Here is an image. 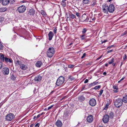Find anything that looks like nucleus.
I'll return each mask as SVG.
<instances>
[{
	"label": "nucleus",
	"instance_id": "obj_63",
	"mask_svg": "<svg viewBox=\"0 0 127 127\" xmlns=\"http://www.w3.org/2000/svg\"><path fill=\"white\" fill-rule=\"evenodd\" d=\"M108 64H105V65L106 66H108Z\"/></svg>",
	"mask_w": 127,
	"mask_h": 127
},
{
	"label": "nucleus",
	"instance_id": "obj_45",
	"mask_svg": "<svg viewBox=\"0 0 127 127\" xmlns=\"http://www.w3.org/2000/svg\"><path fill=\"white\" fill-rule=\"evenodd\" d=\"M114 46V45H111V46H109L107 48V49H110V48L112 47H113Z\"/></svg>",
	"mask_w": 127,
	"mask_h": 127
},
{
	"label": "nucleus",
	"instance_id": "obj_34",
	"mask_svg": "<svg viewBox=\"0 0 127 127\" xmlns=\"http://www.w3.org/2000/svg\"><path fill=\"white\" fill-rule=\"evenodd\" d=\"M87 31V29H84L83 30V31H82V33L83 34H84Z\"/></svg>",
	"mask_w": 127,
	"mask_h": 127
},
{
	"label": "nucleus",
	"instance_id": "obj_43",
	"mask_svg": "<svg viewBox=\"0 0 127 127\" xmlns=\"http://www.w3.org/2000/svg\"><path fill=\"white\" fill-rule=\"evenodd\" d=\"M103 90H100V93L99 94V95H102V93H103Z\"/></svg>",
	"mask_w": 127,
	"mask_h": 127
},
{
	"label": "nucleus",
	"instance_id": "obj_7",
	"mask_svg": "<svg viewBox=\"0 0 127 127\" xmlns=\"http://www.w3.org/2000/svg\"><path fill=\"white\" fill-rule=\"evenodd\" d=\"M109 120V116L108 115H105L103 117L102 121L103 122L105 123H107Z\"/></svg>",
	"mask_w": 127,
	"mask_h": 127
},
{
	"label": "nucleus",
	"instance_id": "obj_12",
	"mask_svg": "<svg viewBox=\"0 0 127 127\" xmlns=\"http://www.w3.org/2000/svg\"><path fill=\"white\" fill-rule=\"evenodd\" d=\"M42 79V76L40 75H38L34 78V80L35 81L38 82L41 81Z\"/></svg>",
	"mask_w": 127,
	"mask_h": 127
},
{
	"label": "nucleus",
	"instance_id": "obj_39",
	"mask_svg": "<svg viewBox=\"0 0 127 127\" xmlns=\"http://www.w3.org/2000/svg\"><path fill=\"white\" fill-rule=\"evenodd\" d=\"M125 77H123L121 79H120L119 81L118 82V83H120L121 81L125 79Z\"/></svg>",
	"mask_w": 127,
	"mask_h": 127
},
{
	"label": "nucleus",
	"instance_id": "obj_24",
	"mask_svg": "<svg viewBox=\"0 0 127 127\" xmlns=\"http://www.w3.org/2000/svg\"><path fill=\"white\" fill-rule=\"evenodd\" d=\"M26 66L23 64L20 65V67L23 70H25L26 69Z\"/></svg>",
	"mask_w": 127,
	"mask_h": 127
},
{
	"label": "nucleus",
	"instance_id": "obj_11",
	"mask_svg": "<svg viewBox=\"0 0 127 127\" xmlns=\"http://www.w3.org/2000/svg\"><path fill=\"white\" fill-rule=\"evenodd\" d=\"M93 117L91 115H89L87 118V121L89 123L92 122L93 120Z\"/></svg>",
	"mask_w": 127,
	"mask_h": 127
},
{
	"label": "nucleus",
	"instance_id": "obj_35",
	"mask_svg": "<svg viewBox=\"0 0 127 127\" xmlns=\"http://www.w3.org/2000/svg\"><path fill=\"white\" fill-rule=\"evenodd\" d=\"M9 2L12 4H14L15 2V0H10Z\"/></svg>",
	"mask_w": 127,
	"mask_h": 127
},
{
	"label": "nucleus",
	"instance_id": "obj_9",
	"mask_svg": "<svg viewBox=\"0 0 127 127\" xmlns=\"http://www.w3.org/2000/svg\"><path fill=\"white\" fill-rule=\"evenodd\" d=\"M115 10L114 6L112 4L110 5L108 7V12L110 13H113Z\"/></svg>",
	"mask_w": 127,
	"mask_h": 127
},
{
	"label": "nucleus",
	"instance_id": "obj_46",
	"mask_svg": "<svg viewBox=\"0 0 127 127\" xmlns=\"http://www.w3.org/2000/svg\"><path fill=\"white\" fill-rule=\"evenodd\" d=\"M12 60L11 59H8V62L10 63H12Z\"/></svg>",
	"mask_w": 127,
	"mask_h": 127
},
{
	"label": "nucleus",
	"instance_id": "obj_50",
	"mask_svg": "<svg viewBox=\"0 0 127 127\" xmlns=\"http://www.w3.org/2000/svg\"><path fill=\"white\" fill-rule=\"evenodd\" d=\"M88 82V79H86L85 81L84 82V83H86Z\"/></svg>",
	"mask_w": 127,
	"mask_h": 127
},
{
	"label": "nucleus",
	"instance_id": "obj_13",
	"mask_svg": "<svg viewBox=\"0 0 127 127\" xmlns=\"http://www.w3.org/2000/svg\"><path fill=\"white\" fill-rule=\"evenodd\" d=\"M10 0H2V3L4 5H6L8 4Z\"/></svg>",
	"mask_w": 127,
	"mask_h": 127
},
{
	"label": "nucleus",
	"instance_id": "obj_28",
	"mask_svg": "<svg viewBox=\"0 0 127 127\" xmlns=\"http://www.w3.org/2000/svg\"><path fill=\"white\" fill-rule=\"evenodd\" d=\"M7 9L6 7H1L0 8V11L1 12H4Z\"/></svg>",
	"mask_w": 127,
	"mask_h": 127
},
{
	"label": "nucleus",
	"instance_id": "obj_31",
	"mask_svg": "<svg viewBox=\"0 0 127 127\" xmlns=\"http://www.w3.org/2000/svg\"><path fill=\"white\" fill-rule=\"evenodd\" d=\"M101 87L100 85H98L95 86L94 88V89L96 90L98 88H100Z\"/></svg>",
	"mask_w": 127,
	"mask_h": 127
},
{
	"label": "nucleus",
	"instance_id": "obj_25",
	"mask_svg": "<svg viewBox=\"0 0 127 127\" xmlns=\"http://www.w3.org/2000/svg\"><path fill=\"white\" fill-rule=\"evenodd\" d=\"M40 13L43 15L44 17H46L47 16V15L46 14L45 12L43 10H41L40 11Z\"/></svg>",
	"mask_w": 127,
	"mask_h": 127
},
{
	"label": "nucleus",
	"instance_id": "obj_36",
	"mask_svg": "<svg viewBox=\"0 0 127 127\" xmlns=\"http://www.w3.org/2000/svg\"><path fill=\"white\" fill-rule=\"evenodd\" d=\"M3 67L2 63L0 61V69L1 68Z\"/></svg>",
	"mask_w": 127,
	"mask_h": 127
},
{
	"label": "nucleus",
	"instance_id": "obj_21",
	"mask_svg": "<svg viewBox=\"0 0 127 127\" xmlns=\"http://www.w3.org/2000/svg\"><path fill=\"white\" fill-rule=\"evenodd\" d=\"M122 99L123 102H124L125 103H127V95H125L124 96Z\"/></svg>",
	"mask_w": 127,
	"mask_h": 127
},
{
	"label": "nucleus",
	"instance_id": "obj_48",
	"mask_svg": "<svg viewBox=\"0 0 127 127\" xmlns=\"http://www.w3.org/2000/svg\"><path fill=\"white\" fill-rule=\"evenodd\" d=\"M85 55L86 54L85 53H84L83 54V55L81 57V58L83 59V58H84V57L85 56Z\"/></svg>",
	"mask_w": 127,
	"mask_h": 127
},
{
	"label": "nucleus",
	"instance_id": "obj_52",
	"mask_svg": "<svg viewBox=\"0 0 127 127\" xmlns=\"http://www.w3.org/2000/svg\"><path fill=\"white\" fill-rule=\"evenodd\" d=\"M40 116V114L38 115L36 117V119H37V118H39Z\"/></svg>",
	"mask_w": 127,
	"mask_h": 127
},
{
	"label": "nucleus",
	"instance_id": "obj_30",
	"mask_svg": "<svg viewBox=\"0 0 127 127\" xmlns=\"http://www.w3.org/2000/svg\"><path fill=\"white\" fill-rule=\"evenodd\" d=\"M79 99L83 101L85 99V98L83 96H81L79 97Z\"/></svg>",
	"mask_w": 127,
	"mask_h": 127
},
{
	"label": "nucleus",
	"instance_id": "obj_40",
	"mask_svg": "<svg viewBox=\"0 0 127 127\" xmlns=\"http://www.w3.org/2000/svg\"><path fill=\"white\" fill-rule=\"evenodd\" d=\"M108 105H107V104L105 106L104 108V109L105 110H107L108 108Z\"/></svg>",
	"mask_w": 127,
	"mask_h": 127
},
{
	"label": "nucleus",
	"instance_id": "obj_53",
	"mask_svg": "<svg viewBox=\"0 0 127 127\" xmlns=\"http://www.w3.org/2000/svg\"><path fill=\"white\" fill-rule=\"evenodd\" d=\"M76 15L78 17H79V14L78 13H76Z\"/></svg>",
	"mask_w": 127,
	"mask_h": 127
},
{
	"label": "nucleus",
	"instance_id": "obj_10",
	"mask_svg": "<svg viewBox=\"0 0 127 127\" xmlns=\"http://www.w3.org/2000/svg\"><path fill=\"white\" fill-rule=\"evenodd\" d=\"M3 73L5 75H7L9 73V69L6 67H4L3 68L2 70Z\"/></svg>",
	"mask_w": 127,
	"mask_h": 127
},
{
	"label": "nucleus",
	"instance_id": "obj_58",
	"mask_svg": "<svg viewBox=\"0 0 127 127\" xmlns=\"http://www.w3.org/2000/svg\"><path fill=\"white\" fill-rule=\"evenodd\" d=\"M85 39V38L84 37H81V39L82 40H83L84 39Z\"/></svg>",
	"mask_w": 127,
	"mask_h": 127
},
{
	"label": "nucleus",
	"instance_id": "obj_55",
	"mask_svg": "<svg viewBox=\"0 0 127 127\" xmlns=\"http://www.w3.org/2000/svg\"><path fill=\"white\" fill-rule=\"evenodd\" d=\"M114 59L113 58H112L111 59V62H112L113 63V62H114Z\"/></svg>",
	"mask_w": 127,
	"mask_h": 127
},
{
	"label": "nucleus",
	"instance_id": "obj_8",
	"mask_svg": "<svg viewBox=\"0 0 127 127\" xmlns=\"http://www.w3.org/2000/svg\"><path fill=\"white\" fill-rule=\"evenodd\" d=\"M102 10L104 13H107L108 11V7L106 4L102 5Z\"/></svg>",
	"mask_w": 127,
	"mask_h": 127
},
{
	"label": "nucleus",
	"instance_id": "obj_61",
	"mask_svg": "<svg viewBox=\"0 0 127 127\" xmlns=\"http://www.w3.org/2000/svg\"><path fill=\"white\" fill-rule=\"evenodd\" d=\"M100 58H100V57H98V58H97L96 59V60H99L100 59Z\"/></svg>",
	"mask_w": 127,
	"mask_h": 127
},
{
	"label": "nucleus",
	"instance_id": "obj_59",
	"mask_svg": "<svg viewBox=\"0 0 127 127\" xmlns=\"http://www.w3.org/2000/svg\"><path fill=\"white\" fill-rule=\"evenodd\" d=\"M85 35L84 34H83V35H81L80 36L81 37H83L84 36H85Z\"/></svg>",
	"mask_w": 127,
	"mask_h": 127
},
{
	"label": "nucleus",
	"instance_id": "obj_44",
	"mask_svg": "<svg viewBox=\"0 0 127 127\" xmlns=\"http://www.w3.org/2000/svg\"><path fill=\"white\" fill-rule=\"evenodd\" d=\"M57 29L56 28H55L54 30L53 31L54 33H56Z\"/></svg>",
	"mask_w": 127,
	"mask_h": 127
},
{
	"label": "nucleus",
	"instance_id": "obj_60",
	"mask_svg": "<svg viewBox=\"0 0 127 127\" xmlns=\"http://www.w3.org/2000/svg\"><path fill=\"white\" fill-rule=\"evenodd\" d=\"M108 63H109V64H112V63H112V62H111H111H108Z\"/></svg>",
	"mask_w": 127,
	"mask_h": 127
},
{
	"label": "nucleus",
	"instance_id": "obj_26",
	"mask_svg": "<svg viewBox=\"0 0 127 127\" xmlns=\"http://www.w3.org/2000/svg\"><path fill=\"white\" fill-rule=\"evenodd\" d=\"M64 115L66 116V119H68L70 118L71 115L69 114H65Z\"/></svg>",
	"mask_w": 127,
	"mask_h": 127
},
{
	"label": "nucleus",
	"instance_id": "obj_49",
	"mask_svg": "<svg viewBox=\"0 0 127 127\" xmlns=\"http://www.w3.org/2000/svg\"><path fill=\"white\" fill-rule=\"evenodd\" d=\"M127 33V32H125L123 33H122V35L124 36L126 35V33Z\"/></svg>",
	"mask_w": 127,
	"mask_h": 127
},
{
	"label": "nucleus",
	"instance_id": "obj_47",
	"mask_svg": "<svg viewBox=\"0 0 127 127\" xmlns=\"http://www.w3.org/2000/svg\"><path fill=\"white\" fill-rule=\"evenodd\" d=\"M113 50H108L107 51V53H109L110 52H113Z\"/></svg>",
	"mask_w": 127,
	"mask_h": 127
},
{
	"label": "nucleus",
	"instance_id": "obj_20",
	"mask_svg": "<svg viewBox=\"0 0 127 127\" xmlns=\"http://www.w3.org/2000/svg\"><path fill=\"white\" fill-rule=\"evenodd\" d=\"M71 18L72 19H74L75 18V16L73 14H69L68 16H67V19H68V18Z\"/></svg>",
	"mask_w": 127,
	"mask_h": 127
},
{
	"label": "nucleus",
	"instance_id": "obj_6",
	"mask_svg": "<svg viewBox=\"0 0 127 127\" xmlns=\"http://www.w3.org/2000/svg\"><path fill=\"white\" fill-rule=\"evenodd\" d=\"M90 105L92 106H95L96 104V100L93 98L91 99L89 101Z\"/></svg>",
	"mask_w": 127,
	"mask_h": 127
},
{
	"label": "nucleus",
	"instance_id": "obj_19",
	"mask_svg": "<svg viewBox=\"0 0 127 127\" xmlns=\"http://www.w3.org/2000/svg\"><path fill=\"white\" fill-rule=\"evenodd\" d=\"M113 88L114 89L113 91L114 93H117L118 92V88L117 86L115 85L113 86Z\"/></svg>",
	"mask_w": 127,
	"mask_h": 127
},
{
	"label": "nucleus",
	"instance_id": "obj_27",
	"mask_svg": "<svg viewBox=\"0 0 127 127\" xmlns=\"http://www.w3.org/2000/svg\"><path fill=\"white\" fill-rule=\"evenodd\" d=\"M66 0H63L62 1V3H61V5H62L63 6H65L66 5V3L65 2V1H66Z\"/></svg>",
	"mask_w": 127,
	"mask_h": 127
},
{
	"label": "nucleus",
	"instance_id": "obj_23",
	"mask_svg": "<svg viewBox=\"0 0 127 127\" xmlns=\"http://www.w3.org/2000/svg\"><path fill=\"white\" fill-rule=\"evenodd\" d=\"M115 116L114 113L112 112H110L109 113V117L110 119H112Z\"/></svg>",
	"mask_w": 127,
	"mask_h": 127
},
{
	"label": "nucleus",
	"instance_id": "obj_1",
	"mask_svg": "<svg viewBox=\"0 0 127 127\" xmlns=\"http://www.w3.org/2000/svg\"><path fill=\"white\" fill-rule=\"evenodd\" d=\"M123 103L122 99L118 98L115 100L114 102V105L117 108H119L122 105Z\"/></svg>",
	"mask_w": 127,
	"mask_h": 127
},
{
	"label": "nucleus",
	"instance_id": "obj_4",
	"mask_svg": "<svg viewBox=\"0 0 127 127\" xmlns=\"http://www.w3.org/2000/svg\"><path fill=\"white\" fill-rule=\"evenodd\" d=\"M26 10V7L23 5H22L18 7L16 11L20 13H24Z\"/></svg>",
	"mask_w": 127,
	"mask_h": 127
},
{
	"label": "nucleus",
	"instance_id": "obj_29",
	"mask_svg": "<svg viewBox=\"0 0 127 127\" xmlns=\"http://www.w3.org/2000/svg\"><path fill=\"white\" fill-rule=\"evenodd\" d=\"M90 0H83V3L84 4H87L89 3Z\"/></svg>",
	"mask_w": 127,
	"mask_h": 127
},
{
	"label": "nucleus",
	"instance_id": "obj_42",
	"mask_svg": "<svg viewBox=\"0 0 127 127\" xmlns=\"http://www.w3.org/2000/svg\"><path fill=\"white\" fill-rule=\"evenodd\" d=\"M127 55L126 54H124V56L123 57V59L124 60H125L127 58Z\"/></svg>",
	"mask_w": 127,
	"mask_h": 127
},
{
	"label": "nucleus",
	"instance_id": "obj_64",
	"mask_svg": "<svg viewBox=\"0 0 127 127\" xmlns=\"http://www.w3.org/2000/svg\"><path fill=\"white\" fill-rule=\"evenodd\" d=\"M123 64V62H121V65H120V66L121 67V66H122V65Z\"/></svg>",
	"mask_w": 127,
	"mask_h": 127
},
{
	"label": "nucleus",
	"instance_id": "obj_62",
	"mask_svg": "<svg viewBox=\"0 0 127 127\" xmlns=\"http://www.w3.org/2000/svg\"><path fill=\"white\" fill-rule=\"evenodd\" d=\"M116 63H113L112 64V65L113 66H115V65Z\"/></svg>",
	"mask_w": 127,
	"mask_h": 127
},
{
	"label": "nucleus",
	"instance_id": "obj_14",
	"mask_svg": "<svg viewBox=\"0 0 127 127\" xmlns=\"http://www.w3.org/2000/svg\"><path fill=\"white\" fill-rule=\"evenodd\" d=\"M35 11L33 9H30L29 10L28 15L31 16H33L34 14Z\"/></svg>",
	"mask_w": 127,
	"mask_h": 127
},
{
	"label": "nucleus",
	"instance_id": "obj_15",
	"mask_svg": "<svg viewBox=\"0 0 127 127\" xmlns=\"http://www.w3.org/2000/svg\"><path fill=\"white\" fill-rule=\"evenodd\" d=\"M62 123L61 121L58 120L56 122V125L58 127H61L62 125Z\"/></svg>",
	"mask_w": 127,
	"mask_h": 127
},
{
	"label": "nucleus",
	"instance_id": "obj_18",
	"mask_svg": "<svg viewBox=\"0 0 127 127\" xmlns=\"http://www.w3.org/2000/svg\"><path fill=\"white\" fill-rule=\"evenodd\" d=\"M42 64V62L40 61H38L37 62L36 64V66L37 67H39Z\"/></svg>",
	"mask_w": 127,
	"mask_h": 127
},
{
	"label": "nucleus",
	"instance_id": "obj_56",
	"mask_svg": "<svg viewBox=\"0 0 127 127\" xmlns=\"http://www.w3.org/2000/svg\"><path fill=\"white\" fill-rule=\"evenodd\" d=\"M38 125H39V123H37V124H36L35 125V127H36L37 126H38Z\"/></svg>",
	"mask_w": 127,
	"mask_h": 127
},
{
	"label": "nucleus",
	"instance_id": "obj_22",
	"mask_svg": "<svg viewBox=\"0 0 127 127\" xmlns=\"http://www.w3.org/2000/svg\"><path fill=\"white\" fill-rule=\"evenodd\" d=\"M0 59L1 61L4 62V59L5 58L4 55L2 54V53H0Z\"/></svg>",
	"mask_w": 127,
	"mask_h": 127
},
{
	"label": "nucleus",
	"instance_id": "obj_37",
	"mask_svg": "<svg viewBox=\"0 0 127 127\" xmlns=\"http://www.w3.org/2000/svg\"><path fill=\"white\" fill-rule=\"evenodd\" d=\"M74 65H73L70 64L68 65V67L70 68H72L74 67Z\"/></svg>",
	"mask_w": 127,
	"mask_h": 127
},
{
	"label": "nucleus",
	"instance_id": "obj_17",
	"mask_svg": "<svg viewBox=\"0 0 127 127\" xmlns=\"http://www.w3.org/2000/svg\"><path fill=\"white\" fill-rule=\"evenodd\" d=\"M49 36V40H51L52 38L54 35L53 34L52 32L50 31V32L48 34Z\"/></svg>",
	"mask_w": 127,
	"mask_h": 127
},
{
	"label": "nucleus",
	"instance_id": "obj_3",
	"mask_svg": "<svg viewBox=\"0 0 127 127\" xmlns=\"http://www.w3.org/2000/svg\"><path fill=\"white\" fill-rule=\"evenodd\" d=\"M64 82V77L62 76L60 77L57 79L56 82V85L59 86L62 85Z\"/></svg>",
	"mask_w": 127,
	"mask_h": 127
},
{
	"label": "nucleus",
	"instance_id": "obj_51",
	"mask_svg": "<svg viewBox=\"0 0 127 127\" xmlns=\"http://www.w3.org/2000/svg\"><path fill=\"white\" fill-rule=\"evenodd\" d=\"M69 79L71 80H73L74 78H73L71 76H69Z\"/></svg>",
	"mask_w": 127,
	"mask_h": 127
},
{
	"label": "nucleus",
	"instance_id": "obj_57",
	"mask_svg": "<svg viewBox=\"0 0 127 127\" xmlns=\"http://www.w3.org/2000/svg\"><path fill=\"white\" fill-rule=\"evenodd\" d=\"M106 72H103V74L104 75H106Z\"/></svg>",
	"mask_w": 127,
	"mask_h": 127
},
{
	"label": "nucleus",
	"instance_id": "obj_54",
	"mask_svg": "<svg viewBox=\"0 0 127 127\" xmlns=\"http://www.w3.org/2000/svg\"><path fill=\"white\" fill-rule=\"evenodd\" d=\"M107 41V40H104L102 41V43H105Z\"/></svg>",
	"mask_w": 127,
	"mask_h": 127
},
{
	"label": "nucleus",
	"instance_id": "obj_5",
	"mask_svg": "<svg viewBox=\"0 0 127 127\" xmlns=\"http://www.w3.org/2000/svg\"><path fill=\"white\" fill-rule=\"evenodd\" d=\"M15 118L14 114L11 113H10L7 114L6 116L5 119L8 121H11Z\"/></svg>",
	"mask_w": 127,
	"mask_h": 127
},
{
	"label": "nucleus",
	"instance_id": "obj_33",
	"mask_svg": "<svg viewBox=\"0 0 127 127\" xmlns=\"http://www.w3.org/2000/svg\"><path fill=\"white\" fill-rule=\"evenodd\" d=\"M11 78L12 80H14L15 78L14 75H12L11 76Z\"/></svg>",
	"mask_w": 127,
	"mask_h": 127
},
{
	"label": "nucleus",
	"instance_id": "obj_16",
	"mask_svg": "<svg viewBox=\"0 0 127 127\" xmlns=\"http://www.w3.org/2000/svg\"><path fill=\"white\" fill-rule=\"evenodd\" d=\"M98 83V82L97 81L94 82L93 83L89 84L88 85V87L89 88H90L92 86H94L97 85Z\"/></svg>",
	"mask_w": 127,
	"mask_h": 127
},
{
	"label": "nucleus",
	"instance_id": "obj_2",
	"mask_svg": "<svg viewBox=\"0 0 127 127\" xmlns=\"http://www.w3.org/2000/svg\"><path fill=\"white\" fill-rule=\"evenodd\" d=\"M55 51L54 48L52 47H49L46 53L48 57H52L54 54Z\"/></svg>",
	"mask_w": 127,
	"mask_h": 127
},
{
	"label": "nucleus",
	"instance_id": "obj_41",
	"mask_svg": "<svg viewBox=\"0 0 127 127\" xmlns=\"http://www.w3.org/2000/svg\"><path fill=\"white\" fill-rule=\"evenodd\" d=\"M8 58H7L5 57V58L4 60L7 63L8 62Z\"/></svg>",
	"mask_w": 127,
	"mask_h": 127
},
{
	"label": "nucleus",
	"instance_id": "obj_38",
	"mask_svg": "<svg viewBox=\"0 0 127 127\" xmlns=\"http://www.w3.org/2000/svg\"><path fill=\"white\" fill-rule=\"evenodd\" d=\"M54 105H51V106L49 107L47 109V110H48L50 109H51L52 107Z\"/></svg>",
	"mask_w": 127,
	"mask_h": 127
},
{
	"label": "nucleus",
	"instance_id": "obj_32",
	"mask_svg": "<svg viewBox=\"0 0 127 127\" xmlns=\"http://www.w3.org/2000/svg\"><path fill=\"white\" fill-rule=\"evenodd\" d=\"M3 46L2 43L0 41V50L2 49L3 48Z\"/></svg>",
	"mask_w": 127,
	"mask_h": 127
}]
</instances>
